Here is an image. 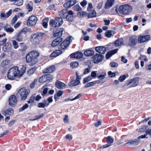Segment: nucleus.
Returning a JSON list of instances; mask_svg holds the SVG:
<instances>
[{"label": "nucleus", "instance_id": "45", "mask_svg": "<svg viewBox=\"0 0 151 151\" xmlns=\"http://www.w3.org/2000/svg\"><path fill=\"white\" fill-rule=\"evenodd\" d=\"M26 67L25 66H22V68H21V70L20 71V73L21 76H23V74L25 73L26 71Z\"/></svg>", "mask_w": 151, "mask_h": 151}, {"label": "nucleus", "instance_id": "34", "mask_svg": "<svg viewBox=\"0 0 151 151\" xmlns=\"http://www.w3.org/2000/svg\"><path fill=\"white\" fill-rule=\"evenodd\" d=\"M87 12L84 11L79 12L77 13L78 17L79 18H83L86 17Z\"/></svg>", "mask_w": 151, "mask_h": 151}, {"label": "nucleus", "instance_id": "30", "mask_svg": "<svg viewBox=\"0 0 151 151\" xmlns=\"http://www.w3.org/2000/svg\"><path fill=\"white\" fill-rule=\"evenodd\" d=\"M63 93V91H59L57 92V94H55L54 98L55 100V101H56L59 99V97L62 95Z\"/></svg>", "mask_w": 151, "mask_h": 151}, {"label": "nucleus", "instance_id": "18", "mask_svg": "<svg viewBox=\"0 0 151 151\" xmlns=\"http://www.w3.org/2000/svg\"><path fill=\"white\" fill-rule=\"evenodd\" d=\"M63 40L62 38L61 37H58L55 39L52 42L51 45L53 47H55L58 45Z\"/></svg>", "mask_w": 151, "mask_h": 151}, {"label": "nucleus", "instance_id": "42", "mask_svg": "<svg viewBox=\"0 0 151 151\" xmlns=\"http://www.w3.org/2000/svg\"><path fill=\"white\" fill-rule=\"evenodd\" d=\"M106 142L107 143L111 145V144L114 142V139L110 136H108L106 138Z\"/></svg>", "mask_w": 151, "mask_h": 151}, {"label": "nucleus", "instance_id": "61", "mask_svg": "<svg viewBox=\"0 0 151 151\" xmlns=\"http://www.w3.org/2000/svg\"><path fill=\"white\" fill-rule=\"evenodd\" d=\"M50 89L47 87L45 88L43 91L42 95L43 96L45 95L47 93L48 90Z\"/></svg>", "mask_w": 151, "mask_h": 151}, {"label": "nucleus", "instance_id": "27", "mask_svg": "<svg viewBox=\"0 0 151 151\" xmlns=\"http://www.w3.org/2000/svg\"><path fill=\"white\" fill-rule=\"evenodd\" d=\"M94 53V51L91 50H88L84 52V54L86 56H90L93 55Z\"/></svg>", "mask_w": 151, "mask_h": 151}, {"label": "nucleus", "instance_id": "51", "mask_svg": "<svg viewBox=\"0 0 151 151\" xmlns=\"http://www.w3.org/2000/svg\"><path fill=\"white\" fill-rule=\"evenodd\" d=\"M45 75V76L46 78L47 81H50L52 80L53 77L52 76L51 74H48Z\"/></svg>", "mask_w": 151, "mask_h": 151}, {"label": "nucleus", "instance_id": "16", "mask_svg": "<svg viewBox=\"0 0 151 151\" xmlns=\"http://www.w3.org/2000/svg\"><path fill=\"white\" fill-rule=\"evenodd\" d=\"M83 54L81 52L74 53L70 55L71 58L77 59H80L83 57Z\"/></svg>", "mask_w": 151, "mask_h": 151}, {"label": "nucleus", "instance_id": "5", "mask_svg": "<svg viewBox=\"0 0 151 151\" xmlns=\"http://www.w3.org/2000/svg\"><path fill=\"white\" fill-rule=\"evenodd\" d=\"M66 41H63L60 44L59 48L60 50H55L50 55L51 57H56L58 56L62 53V51L61 50H64L69 45V42H66Z\"/></svg>", "mask_w": 151, "mask_h": 151}, {"label": "nucleus", "instance_id": "12", "mask_svg": "<svg viewBox=\"0 0 151 151\" xmlns=\"http://www.w3.org/2000/svg\"><path fill=\"white\" fill-rule=\"evenodd\" d=\"M63 28H61L58 29L55 31H54L53 33V36L54 37H60L62 35L63 32Z\"/></svg>", "mask_w": 151, "mask_h": 151}, {"label": "nucleus", "instance_id": "11", "mask_svg": "<svg viewBox=\"0 0 151 151\" xmlns=\"http://www.w3.org/2000/svg\"><path fill=\"white\" fill-rule=\"evenodd\" d=\"M150 36L147 35L145 36H140L138 39V41L139 43H142L149 40Z\"/></svg>", "mask_w": 151, "mask_h": 151}, {"label": "nucleus", "instance_id": "19", "mask_svg": "<svg viewBox=\"0 0 151 151\" xmlns=\"http://www.w3.org/2000/svg\"><path fill=\"white\" fill-rule=\"evenodd\" d=\"M140 142V140L138 139H135L133 140L129 141L127 142L126 143L125 145H138Z\"/></svg>", "mask_w": 151, "mask_h": 151}, {"label": "nucleus", "instance_id": "46", "mask_svg": "<svg viewBox=\"0 0 151 151\" xmlns=\"http://www.w3.org/2000/svg\"><path fill=\"white\" fill-rule=\"evenodd\" d=\"M49 20L48 18L44 19L42 22V25L45 28H47V22Z\"/></svg>", "mask_w": 151, "mask_h": 151}, {"label": "nucleus", "instance_id": "14", "mask_svg": "<svg viewBox=\"0 0 151 151\" xmlns=\"http://www.w3.org/2000/svg\"><path fill=\"white\" fill-rule=\"evenodd\" d=\"M95 49L97 52L102 54H104L106 51V47L102 46L96 47Z\"/></svg>", "mask_w": 151, "mask_h": 151}, {"label": "nucleus", "instance_id": "60", "mask_svg": "<svg viewBox=\"0 0 151 151\" xmlns=\"http://www.w3.org/2000/svg\"><path fill=\"white\" fill-rule=\"evenodd\" d=\"M93 85H94L93 82H91L88 83L85 85L84 86V88H87L90 86H91Z\"/></svg>", "mask_w": 151, "mask_h": 151}, {"label": "nucleus", "instance_id": "35", "mask_svg": "<svg viewBox=\"0 0 151 151\" xmlns=\"http://www.w3.org/2000/svg\"><path fill=\"white\" fill-rule=\"evenodd\" d=\"M96 16V13L93 10L91 12L88 14V18H90L95 17Z\"/></svg>", "mask_w": 151, "mask_h": 151}, {"label": "nucleus", "instance_id": "2", "mask_svg": "<svg viewBox=\"0 0 151 151\" xmlns=\"http://www.w3.org/2000/svg\"><path fill=\"white\" fill-rule=\"evenodd\" d=\"M7 76L8 78L13 80L15 78H19L21 76L20 71L17 66H14L11 68L9 70Z\"/></svg>", "mask_w": 151, "mask_h": 151}, {"label": "nucleus", "instance_id": "8", "mask_svg": "<svg viewBox=\"0 0 151 151\" xmlns=\"http://www.w3.org/2000/svg\"><path fill=\"white\" fill-rule=\"evenodd\" d=\"M139 79V77H136L129 80L128 81L131 83L133 82V83L129 86V87H134L138 85Z\"/></svg>", "mask_w": 151, "mask_h": 151}, {"label": "nucleus", "instance_id": "55", "mask_svg": "<svg viewBox=\"0 0 151 151\" xmlns=\"http://www.w3.org/2000/svg\"><path fill=\"white\" fill-rule=\"evenodd\" d=\"M29 105L27 104H26L24 106L19 109V111H22L27 109Z\"/></svg>", "mask_w": 151, "mask_h": 151}, {"label": "nucleus", "instance_id": "4", "mask_svg": "<svg viewBox=\"0 0 151 151\" xmlns=\"http://www.w3.org/2000/svg\"><path fill=\"white\" fill-rule=\"evenodd\" d=\"M30 90L29 88H20L17 93V96L21 100H25L30 93Z\"/></svg>", "mask_w": 151, "mask_h": 151}, {"label": "nucleus", "instance_id": "58", "mask_svg": "<svg viewBox=\"0 0 151 151\" xmlns=\"http://www.w3.org/2000/svg\"><path fill=\"white\" fill-rule=\"evenodd\" d=\"M17 15L15 16L12 18L11 22V24H12L13 25L17 21Z\"/></svg>", "mask_w": 151, "mask_h": 151}, {"label": "nucleus", "instance_id": "13", "mask_svg": "<svg viewBox=\"0 0 151 151\" xmlns=\"http://www.w3.org/2000/svg\"><path fill=\"white\" fill-rule=\"evenodd\" d=\"M76 3V0H70L63 4L64 6L66 8H69L74 5Z\"/></svg>", "mask_w": 151, "mask_h": 151}, {"label": "nucleus", "instance_id": "1", "mask_svg": "<svg viewBox=\"0 0 151 151\" xmlns=\"http://www.w3.org/2000/svg\"><path fill=\"white\" fill-rule=\"evenodd\" d=\"M26 58L27 63L31 62L30 65H34L38 61V51L35 50L31 51L27 54Z\"/></svg>", "mask_w": 151, "mask_h": 151}, {"label": "nucleus", "instance_id": "32", "mask_svg": "<svg viewBox=\"0 0 151 151\" xmlns=\"http://www.w3.org/2000/svg\"><path fill=\"white\" fill-rule=\"evenodd\" d=\"M123 41L122 39L119 38L114 42V45L116 47L120 45L123 43Z\"/></svg>", "mask_w": 151, "mask_h": 151}, {"label": "nucleus", "instance_id": "33", "mask_svg": "<svg viewBox=\"0 0 151 151\" xmlns=\"http://www.w3.org/2000/svg\"><path fill=\"white\" fill-rule=\"evenodd\" d=\"M56 21H55V19L54 20H50V24L51 26L53 28L58 27L57 24L56 23Z\"/></svg>", "mask_w": 151, "mask_h": 151}, {"label": "nucleus", "instance_id": "36", "mask_svg": "<svg viewBox=\"0 0 151 151\" xmlns=\"http://www.w3.org/2000/svg\"><path fill=\"white\" fill-rule=\"evenodd\" d=\"M49 105L46 101H45L44 103H40L38 104V107L41 108H44L45 106H47Z\"/></svg>", "mask_w": 151, "mask_h": 151}, {"label": "nucleus", "instance_id": "57", "mask_svg": "<svg viewBox=\"0 0 151 151\" xmlns=\"http://www.w3.org/2000/svg\"><path fill=\"white\" fill-rule=\"evenodd\" d=\"M18 42L15 40H13L12 41V45L14 48L15 49H17L18 47Z\"/></svg>", "mask_w": 151, "mask_h": 151}, {"label": "nucleus", "instance_id": "56", "mask_svg": "<svg viewBox=\"0 0 151 151\" xmlns=\"http://www.w3.org/2000/svg\"><path fill=\"white\" fill-rule=\"evenodd\" d=\"M139 59L144 60L145 61H147L148 60L146 56L145 55H141L140 57L139 58Z\"/></svg>", "mask_w": 151, "mask_h": 151}, {"label": "nucleus", "instance_id": "7", "mask_svg": "<svg viewBox=\"0 0 151 151\" xmlns=\"http://www.w3.org/2000/svg\"><path fill=\"white\" fill-rule=\"evenodd\" d=\"M104 57L103 55L96 53L92 57L93 61L94 63H98L101 62L103 59Z\"/></svg>", "mask_w": 151, "mask_h": 151}, {"label": "nucleus", "instance_id": "29", "mask_svg": "<svg viewBox=\"0 0 151 151\" xmlns=\"http://www.w3.org/2000/svg\"><path fill=\"white\" fill-rule=\"evenodd\" d=\"M114 34V32L113 31L108 30L106 32L105 36L108 38H109L113 36Z\"/></svg>", "mask_w": 151, "mask_h": 151}, {"label": "nucleus", "instance_id": "31", "mask_svg": "<svg viewBox=\"0 0 151 151\" xmlns=\"http://www.w3.org/2000/svg\"><path fill=\"white\" fill-rule=\"evenodd\" d=\"M55 19L56 23L57 24V25L58 27L60 26L63 23L62 18L56 17L55 18Z\"/></svg>", "mask_w": 151, "mask_h": 151}, {"label": "nucleus", "instance_id": "48", "mask_svg": "<svg viewBox=\"0 0 151 151\" xmlns=\"http://www.w3.org/2000/svg\"><path fill=\"white\" fill-rule=\"evenodd\" d=\"M92 79V78L90 76H88L83 79V83L84 84H85L86 83L90 81H91Z\"/></svg>", "mask_w": 151, "mask_h": 151}, {"label": "nucleus", "instance_id": "64", "mask_svg": "<svg viewBox=\"0 0 151 151\" xmlns=\"http://www.w3.org/2000/svg\"><path fill=\"white\" fill-rule=\"evenodd\" d=\"M12 11L11 10H10L8 12L6 13L5 14L6 18H8L11 14Z\"/></svg>", "mask_w": 151, "mask_h": 151}, {"label": "nucleus", "instance_id": "40", "mask_svg": "<svg viewBox=\"0 0 151 151\" xmlns=\"http://www.w3.org/2000/svg\"><path fill=\"white\" fill-rule=\"evenodd\" d=\"M10 63V61L8 60H6L3 61L1 63V65L3 66L4 67L6 65H9Z\"/></svg>", "mask_w": 151, "mask_h": 151}, {"label": "nucleus", "instance_id": "53", "mask_svg": "<svg viewBox=\"0 0 151 151\" xmlns=\"http://www.w3.org/2000/svg\"><path fill=\"white\" fill-rule=\"evenodd\" d=\"M74 9L77 11H80L82 10V9L78 5H76L73 7Z\"/></svg>", "mask_w": 151, "mask_h": 151}, {"label": "nucleus", "instance_id": "10", "mask_svg": "<svg viewBox=\"0 0 151 151\" xmlns=\"http://www.w3.org/2000/svg\"><path fill=\"white\" fill-rule=\"evenodd\" d=\"M137 42V40L135 36H132L129 37L128 45L130 46H135Z\"/></svg>", "mask_w": 151, "mask_h": 151}, {"label": "nucleus", "instance_id": "41", "mask_svg": "<svg viewBox=\"0 0 151 151\" xmlns=\"http://www.w3.org/2000/svg\"><path fill=\"white\" fill-rule=\"evenodd\" d=\"M128 76L129 75L128 74L121 76L119 77V80L120 82H122L125 80L126 78L128 77Z\"/></svg>", "mask_w": 151, "mask_h": 151}, {"label": "nucleus", "instance_id": "17", "mask_svg": "<svg viewBox=\"0 0 151 151\" xmlns=\"http://www.w3.org/2000/svg\"><path fill=\"white\" fill-rule=\"evenodd\" d=\"M55 69V67L54 65H53L47 68L44 69L42 70V72L43 73H50L54 71Z\"/></svg>", "mask_w": 151, "mask_h": 151}, {"label": "nucleus", "instance_id": "52", "mask_svg": "<svg viewBox=\"0 0 151 151\" xmlns=\"http://www.w3.org/2000/svg\"><path fill=\"white\" fill-rule=\"evenodd\" d=\"M37 79H35L33 82H32L30 85V88H33L35 85L37 84Z\"/></svg>", "mask_w": 151, "mask_h": 151}, {"label": "nucleus", "instance_id": "62", "mask_svg": "<svg viewBox=\"0 0 151 151\" xmlns=\"http://www.w3.org/2000/svg\"><path fill=\"white\" fill-rule=\"evenodd\" d=\"M110 65L112 67L116 68L118 66V64L115 62H111L110 63Z\"/></svg>", "mask_w": 151, "mask_h": 151}, {"label": "nucleus", "instance_id": "63", "mask_svg": "<svg viewBox=\"0 0 151 151\" xmlns=\"http://www.w3.org/2000/svg\"><path fill=\"white\" fill-rule=\"evenodd\" d=\"M147 126H143L142 127L139 129V132H144L146 129Z\"/></svg>", "mask_w": 151, "mask_h": 151}, {"label": "nucleus", "instance_id": "6", "mask_svg": "<svg viewBox=\"0 0 151 151\" xmlns=\"http://www.w3.org/2000/svg\"><path fill=\"white\" fill-rule=\"evenodd\" d=\"M37 20L36 17L35 16H32L28 18L27 24L29 26H34L36 24Z\"/></svg>", "mask_w": 151, "mask_h": 151}, {"label": "nucleus", "instance_id": "38", "mask_svg": "<svg viewBox=\"0 0 151 151\" xmlns=\"http://www.w3.org/2000/svg\"><path fill=\"white\" fill-rule=\"evenodd\" d=\"M4 113L3 114H4L5 113L6 114H8L9 115L12 114H13L14 111L13 109L11 108H9L6 111L4 112Z\"/></svg>", "mask_w": 151, "mask_h": 151}, {"label": "nucleus", "instance_id": "28", "mask_svg": "<svg viewBox=\"0 0 151 151\" xmlns=\"http://www.w3.org/2000/svg\"><path fill=\"white\" fill-rule=\"evenodd\" d=\"M80 83L79 81L78 80H74L72 81L71 82L69 83L68 85L70 87H72L77 86Z\"/></svg>", "mask_w": 151, "mask_h": 151}, {"label": "nucleus", "instance_id": "54", "mask_svg": "<svg viewBox=\"0 0 151 151\" xmlns=\"http://www.w3.org/2000/svg\"><path fill=\"white\" fill-rule=\"evenodd\" d=\"M26 8L28 10L29 12H32L33 10V7L29 4H27L26 5Z\"/></svg>", "mask_w": 151, "mask_h": 151}, {"label": "nucleus", "instance_id": "23", "mask_svg": "<svg viewBox=\"0 0 151 151\" xmlns=\"http://www.w3.org/2000/svg\"><path fill=\"white\" fill-rule=\"evenodd\" d=\"M55 85L58 88L62 89L63 88V87H65V85L61 82L57 80L55 82Z\"/></svg>", "mask_w": 151, "mask_h": 151}, {"label": "nucleus", "instance_id": "47", "mask_svg": "<svg viewBox=\"0 0 151 151\" xmlns=\"http://www.w3.org/2000/svg\"><path fill=\"white\" fill-rule=\"evenodd\" d=\"M22 33H19L17 35L16 38V40L18 42H21L22 41V38L21 36Z\"/></svg>", "mask_w": 151, "mask_h": 151}, {"label": "nucleus", "instance_id": "43", "mask_svg": "<svg viewBox=\"0 0 151 151\" xmlns=\"http://www.w3.org/2000/svg\"><path fill=\"white\" fill-rule=\"evenodd\" d=\"M106 76V73L105 72H103L98 77V78L100 80H103L104 79L105 76Z\"/></svg>", "mask_w": 151, "mask_h": 151}, {"label": "nucleus", "instance_id": "37", "mask_svg": "<svg viewBox=\"0 0 151 151\" xmlns=\"http://www.w3.org/2000/svg\"><path fill=\"white\" fill-rule=\"evenodd\" d=\"M4 29L6 32L10 34L12 33L14 31L13 28L11 27H4Z\"/></svg>", "mask_w": 151, "mask_h": 151}, {"label": "nucleus", "instance_id": "39", "mask_svg": "<svg viewBox=\"0 0 151 151\" xmlns=\"http://www.w3.org/2000/svg\"><path fill=\"white\" fill-rule=\"evenodd\" d=\"M23 3V0H18L17 1L14 2L13 4L14 5L18 6L22 5Z\"/></svg>", "mask_w": 151, "mask_h": 151}, {"label": "nucleus", "instance_id": "50", "mask_svg": "<svg viewBox=\"0 0 151 151\" xmlns=\"http://www.w3.org/2000/svg\"><path fill=\"white\" fill-rule=\"evenodd\" d=\"M79 63L78 62H73L70 63V66L73 68H76L78 65Z\"/></svg>", "mask_w": 151, "mask_h": 151}, {"label": "nucleus", "instance_id": "26", "mask_svg": "<svg viewBox=\"0 0 151 151\" xmlns=\"http://www.w3.org/2000/svg\"><path fill=\"white\" fill-rule=\"evenodd\" d=\"M36 94H33L30 98L29 100L28 101V103H32L34 102L35 100L36 101H38V95L36 96Z\"/></svg>", "mask_w": 151, "mask_h": 151}, {"label": "nucleus", "instance_id": "15", "mask_svg": "<svg viewBox=\"0 0 151 151\" xmlns=\"http://www.w3.org/2000/svg\"><path fill=\"white\" fill-rule=\"evenodd\" d=\"M30 40L34 45L37 44L38 41V34L35 33L32 35Z\"/></svg>", "mask_w": 151, "mask_h": 151}, {"label": "nucleus", "instance_id": "24", "mask_svg": "<svg viewBox=\"0 0 151 151\" xmlns=\"http://www.w3.org/2000/svg\"><path fill=\"white\" fill-rule=\"evenodd\" d=\"M11 43H7L4 46L3 48V50L4 51H9L11 49Z\"/></svg>", "mask_w": 151, "mask_h": 151}, {"label": "nucleus", "instance_id": "44", "mask_svg": "<svg viewBox=\"0 0 151 151\" xmlns=\"http://www.w3.org/2000/svg\"><path fill=\"white\" fill-rule=\"evenodd\" d=\"M39 81L40 82L44 83L47 81V79L46 78L45 75H43L39 79Z\"/></svg>", "mask_w": 151, "mask_h": 151}, {"label": "nucleus", "instance_id": "25", "mask_svg": "<svg viewBox=\"0 0 151 151\" xmlns=\"http://www.w3.org/2000/svg\"><path fill=\"white\" fill-rule=\"evenodd\" d=\"M114 2V0H107V2L105 4V8L109 9L111 6Z\"/></svg>", "mask_w": 151, "mask_h": 151}, {"label": "nucleus", "instance_id": "49", "mask_svg": "<svg viewBox=\"0 0 151 151\" xmlns=\"http://www.w3.org/2000/svg\"><path fill=\"white\" fill-rule=\"evenodd\" d=\"M21 49L20 50L22 51H24L26 50L27 49V47L24 44V43H20Z\"/></svg>", "mask_w": 151, "mask_h": 151}, {"label": "nucleus", "instance_id": "9", "mask_svg": "<svg viewBox=\"0 0 151 151\" xmlns=\"http://www.w3.org/2000/svg\"><path fill=\"white\" fill-rule=\"evenodd\" d=\"M17 98L14 95L10 96L9 99V104L12 107L15 106L17 103Z\"/></svg>", "mask_w": 151, "mask_h": 151}, {"label": "nucleus", "instance_id": "20", "mask_svg": "<svg viewBox=\"0 0 151 151\" xmlns=\"http://www.w3.org/2000/svg\"><path fill=\"white\" fill-rule=\"evenodd\" d=\"M68 14L66 18L69 22H72L73 19V12L71 10L68 11Z\"/></svg>", "mask_w": 151, "mask_h": 151}, {"label": "nucleus", "instance_id": "3", "mask_svg": "<svg viewBox=\"0 0 151 151\" xmlns=\"http://www.w3.org/2000/svg\"><path fill=\"white\" fill-rule=\"evenodd\" d=\"M132 10V6L128 4L121 5L118 9L117 8L116 9L117 13L122 14H128Z\"/></svg>", "mask_w": 151, "mask_h": 151}, {"label": "nucleus", "instance_id": "59", "mask_svg": "<svg viewBox=\"0 0 151 151\" xmlns=\"http://www.w3.org/2000/svg\"><path fill=\"white\" fill-rule=\"evenodd\" d=\"M45 35L44 33H42L41 32H38V40L41 41L42 38V36Z\"/></svg>", "mask_w": 151, "mask_h": 151}, {"label": "nucleus", "instance_id": "22", "mask_svg": "<svg viewBox=\"0 0 151 151\" xmlns=\"http://www.w3.org/2000/svg\"><path fill=\"white\" fill-rule=\"evenodd\" d=\"M118 51V49H115L108 52L106 55V58L107 59H109L112 55L116 53Z\"/></svg>", "mask_w": 151, "mask_h": 151}, {"label": "nucleus", "instance_id": "21", "mask_svg": "<svg viewBox=\"0 0 151 151\" xmlns=\"http://www.w3.org/2000/svg\"><path fill=\"white\" fill-rule=\"evenodd\" d=\"M60 13V17L63 19H66L68 14V11L66 9L62 10Z\"/></svg>", "mask_w": 151, "mask_h": 151}]
</instances>
